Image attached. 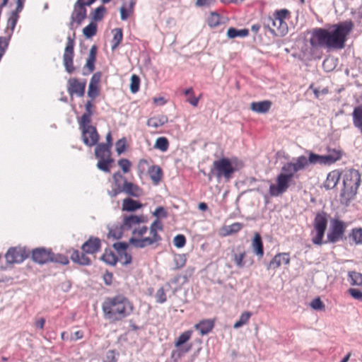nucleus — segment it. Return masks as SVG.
<instances>
[{
    "instance_id": "35",
    "label": "nucleus",
    "mask_w": 362,
    "mask_h": 362,
    "mask_svg": "<svg viewBox=\"0 0 362 362\" xmlns=\"http://www.w3.org/2000/svg\"><path fill=\"white\" fill-rule=\"evenodd\" d=\"M184 94L187 96V102L192 105L193 107L198 105L199 101L202 97V94L199 97L194 96V90L192 87L186 89L184 91Z\"/></svg>"
},
{
    "instance_id": "54",
    "label": "nucleus",
    "mask_w": 362,
    "mask_h": 362,
    "mask_svg": "<svg viewBox=\"0 0 362 362\" xmlns=\"http://www.w3.org/2000/svg\"><path fill=\"white\" fill-rule=\"evenodd\" d=\"M118 165L121 168L124 173L129 172L132 163L127 158H121L118 160Z\"/></svg>"
},
{
    "instance_id": "64",
    "label": "nucleus",
    "mask_w": 362,
    "mask_h": 362,
    "mask_svg": "<svg viewBox=\"0 0 362 362\" xmlns=\"http://www.w3.org/2000/svg\"><path fill=\"white\" fill-rule=\"evenodd\" d=\"M216 2V0H197L195 5L197 7L209 6Z\"/></svg>"
},
{
    "instance_id": "7",
    "label": "nucleus",
    "mask_w": 362,
    "mask_h": 362,
    "mask_svg": "<svg viewBox=\"0 0 362 362\" xmlns=\"http://www.w3.org/2000/svg\"><path fill=\"white\" fill-rule=\"evenodd\" d=\"M327 214L325 211L317 212L313 220V230L311 231V240L314 245H322L326 244L324 240L325 233L327 226Z\"/></svg>"
},
{
    "instance_id": "6",
    "label": "nucleus",
    "mask_w": 362,
    "mask_h": 362,
    "mask_svg": "<svg viewBox=\"0 0 362 362\" xmlns=\"http://www.w3.org/2000/svg\"><path fill=\"white\" fill-rule=\"evenodd\" d=\"M361 184V174L358 170L349 169L343 177L344 187L341 197L346 202L354 199Z\"/></svg>"
},
{
    "instance_id": "50",
    "label": "nucleus",
    "mask_w": 362,
    "mask_h": 362,
    "mask_svg": "<svg viewBox=\"0 0 362 362\" xmlns=\"http://www.w3.org/2000/svg\"><path fill=\"white\" fill-rule=\"evenodd\" d=\"M100 93V87L93 84L88 85V96L91 99L94 100L96 98Z\"/></svg>"
},
{
    "instance_id": "56",
    "label": "nucleus",
    "mask_w": 362,
    "mask_h": 362,
    "mask_svg": "<svg viewBox=\"0 0 362 362\" xmlns=\"http://www.w3.org/2000/svg\"><path fill=\"white\" fill-rule=\"evenodd\" d=\"M174 245L178 248L183 247L186 244V238L183 235H177L173 239Z\"/></svg>"
},
{
    "instance_id": "38",
    "label": "nucleus",
    "mask_w": 362,
    "mask_h": 362,
    "mask_svg": "<svg viewBox=\"0 0 362 362\" xmlns=\"http://www.w3.org/2000/svg\"><path fill=\"white\" fill-rule=\"evenodd\" d=\"M154 148L165 152L169 148V141L165 136L158 137L155 142Z\"/></svg>"
},
{
    "instance_id": "24",
    "label": "nucleus",
    "mask_w": 362,
    "mask_h": 362,
    "mask_svg": "<svg viewBox=\"0 0 362 362\" xmlns=\"http://www.w3.org/2000/svg\"><path fill=\"white\" fill-rule=\"evenodd\" d=\"M143 207V204L138 200L127 197L123 199L122 210L124 211L133 212Z\"/></svg>"
},
{
    "instance_id": "40",
    "label": "nucleus",
    "mask_w": 362,
    "mask_h": 362,
    "mask_svg": "<svg viewBox=\"0 0 362 362\" xmlns=\"http://www.w3.org/2000/svg\"><path fill=\"white\" fill-rule=\"evenodd\" d=\"M221 16L216 13L211 12L207 18V24L211 28H216L221 24Z\"/></svg>"
},
{
    "instance_id": "62",
    "label": "nucleus",
    "mask_w": 362,
    "mask_h": 362,
    "mask_svg": "<svg viewBox=\"0 0 362 362\" xmlns=\"http://www.w3.org/2000/svg\"><path fill=\"white\" fill-rule=\"evenodd\" d=\"M102 78V73L100 71L95 72L92 76L89 84L100 86V83Z\"/></svg>"
},
{
    "instance_id": "14",
    "label": "nucleus",
    "mask_w": 362,
    "mask_h": 362,
    "mask_svg": "<svg viewBox=\"0 0 362 362\" xmlns=\"http://www.w3.org/2000/svg\"><path fill=\"white\" fill-rule=\"evenodd\" d=\"M86 82L85 80L81 81L76 78H71L67 82V91L71 95H77L82 97L85 93Z\"/></svg>"
},
{
    "instance_id": "17",
    "label": "nucleus",
    "mask_w": 362,
    "mask_h": 362,
    "mask_svg": "<svg viewBox=\"0 0 362 362\" xmlns=\"http://www.w3.org/2000/svg\"><path fill=\"white\" fill-rule=\"evenodd\" d=\"M101 241L98 238L90 237L81 246V250L86 254L93 255L100 250Z\"/></svg>"
},
{
    "instance_id": "11",
    "label": "nucleus",
    "mask_w": 362,
    "mask_h": 362,
    "mask_svg": "<svg viewBox=\"0 0 362 362\" xmlns=\"http://www.w3.org/2000/svg\"><path fill=\"white\" fill-rule=\"evenodd\" d=\"M74 37L68 36L66 45L64 49V52L63 55V64L65 67L66 71L71 74L75 71V68L74 66Z\"/></svg>"
},
{
    "instance_id": "52",
    "label": "nucleus",
    "mask_w": 362,
    "mask_h": 362,
    "mask_svg": "<svg viewBox=\"0 0 362 362\" xmlns=\"http://www.w3.org/2000/svg\"><path fill=\"white\" fill-rule=\"evenodd\" d=\"M156 301L158 303H164L167 300V296L163 287L158 288L155 294Z\"/></svg>"
},
{
    "instance_id": "32",
    "label": "nucleus",
    "mask_w": 362,
    "mask_h": 362,
    "mask_svg": "<svg viewBox=\"0 0 362 362\" xmlns=\"http://www.w3.org/2000/svg\"><path fill=\"white\" fill-rule=\"evenodd\" d=\"M148 173L154 185H158L163 177L162 169L158 165H151Z\"/></svg>"
},
{
    "instance_id": "1",
    "label": "nucleus",
    "mask_w": 362,
    "mask_h": 362,
    "mask_svg": "<svg viewBox=\"0 0 362 362\" xmlns=\"http://www.w3.org/2000/svg\"><path fill=\"white\" fill-rule=\"evenodd\" d=\"M147 218L144 215L124 216L120 226H115L109 230V236L115 239L122 238L124 231H132L129 243L136 248H144L152 245H158L162 240L160 232L163 230V224L160 219L154 220L149 227V235L145 236L148 230L146 226H140L146 223Z\"/></svg>"
},
{
    "instance_id": "3",
    "label": "nucleus",
    "mask_w": 362,
    "mask_h": 362,
    "mask_svg": "<svg viewBox=\"0 0 362 362\" xmlns=\"http://www.w3.org/2000/svg\"><path fill=\"white\" fill-rule=\"evenodd\" d=\"M354 28V24L351 20L334 24L330 26L329 30L316 28L311 31L310 44L313 48L325 47L328 49H342Z\"/></svg>"
},
{
    "instance_id": "18",
    "label": "nucleus",
    "mask_w": 362,
    "mask_h": 362,
    "mask_svg": "<svg viewBox=\"0 0 362 362\" xmlns=\"http://www.w3.org/2000/svg\"><path fill=\"white\" fill-rule=\"evenodd\" d=\"M52 251L45 248H36L32 252V258L34 262L43 264L49 262Z\"/></svg>"
},
{
    "instance_id": "2",
    "label": "nucleus",
    "mask_w": 362,
    "mask_h": 362,
    "mask_svg": "<svg viewBox=\"0 0 362 362\" xmlns=\"http://www.w3.org/2000/svg\"><path fill=\"white\" fill-rule=\"evenodd\" d=\"M308 158L305 156H298L293 162L285 163L276 177V183L269 186V192L272 197H279L285 193L295 179H298V172L305 169L309 164L327 165L325 155H318L309 152Z\"/></svg>"
},
{
    "instance_id": "19",
    "label": "nucleus",
    "mask_w": 362,
    "mask_h": 362,
    "mask_svg": "<svg viewBox=\"0 0 362 362\" xmlns=\"http://www.w3.org/2000/svg\"><path fill=\"white\" fill-rule=\"evenodd\" d=\"M86 18V9L85 7L74 6V9L71 16L70 25L73 27L81 25V22Z\"/></svg>"
},
{
    "instance_id": "22",
    "label": "nucleus",
    "mask_w": 362,
    "mask_h": 362,
    "mask_svg": "<svg viewBox=\"0 0 362 362\" xmlns=\"http://www.w3.org/2000/svg\"><path fill=\"white\" fill-rule=\"evenodd\" d=\"M88 254L83 251L80 252L77 250H73L70 258L74 262L80 265H90L91 264L90 259L87 256Z\"/></svg>"
},
{
    "instance_id": "39",
    "label": "nucleus",
    "mask_w": 362,
    "mask_h": 362,
    "mask_svg": "<svg viewBox=\"0 0 362 362\" xmlns=\"http://www.w3.org/2000/svg\"><path fill=\"white\" fill-rule=\"evenodd\" d=\"M243 227V224L241 223H233L230 226H225L223 230L225 231V235H230L239 232Z\"/></svg>"
},
{
    "instance_id": "33",
    "label": "nucleus",
    "mask_w": 362,
    "mask_h": 362,
    "mask_svg": "<svg viewBox=\"0 0 362 362\" xmlns=\"http://www.w3.org/2000/svg\"><path fill=\"white\" fill-rule=\"evenodd\" d=\"M168 122V117L165 115H158L149 118L146 124L150 127L158 128Z\"/></svg>"
},
{
    "instance_id": "5",
    "label": "nucleus",
    "mask_w": 362,
    "mask_h": 362,
    "mask_svg": "<svg viewBox=\"0 0 362 362\" xmlns=\"http://www.w3.org/2000/svg\"><path fill=\"white\" fill-rule=\"evenodd\" d=\"M291 17V11L286 8L276 10L272 16L262 18L264 28L276 36H284L288 32V25L286 20Z\"/></svg>"
},
{
    "instance_id": "46",
    "label": "nucleus",
    "mask_w": 362,
    "mask_h": 362,
    "mask_svg": "<svg viewBox=\"0 0 362 362\" xmlns=\"http://www.w3.org/2000/svg\"><path fill=\"white\" fill-rule=\"evenodd\" d=\"M151 168L149 163L146 159H141L138 162L137 165V171L138 175L141 177L146 172H148V170Z\"/></svg>"
},
{
    "instance_id": "41",
    "label": "nucleus",
    "mask_w": 362,
    "mask_h": 362,
    "mask_svg": "<svg viewBox=\"0 0 362 362\" xmlns=\"http://www.w3.org/2000/svg\"><path fill=\"white\" fill-rule=\"evenodd\" d=\"M99 160L97 163V167L105 172L109 173L110 171V164L113 162V160L110 158H98Z\"/></svg>"
},
{
    "instance_id": "47",
    "label": "nucleus",
    "mask_w": 362,
    "mask_h": 362,
    "mask_svg": "<svg viewBox=\"0 0 362 362\" xmlns=\"http://www.w3.org/2000/svg\"><path fill=\"white\" fill-rule=\"evenodd\" d=\"M112 49H115L122 42L123 35L121 28H115L113 30Z\"/></svg>"
},
{
    "instance_id": "59",
    "label": "nucleus",
    "mask_w": 362,
    "mask_h": 362,
    "mask_svg": "<svg viewBox=\"0 0 362 362\" xmlns=\"http://www.w3.org/2000/svg\"><path fill=\"white\" fill-rule=\"evenodd\" d=\"M105 8L103 6H100L98 7L95 11L93 15V18L95 21H100L103 18L104 13H105Z\"/></svg>"
},
{
    "instance_id": "10",
    "label": "nucleus",
    "mask_w": 362,
    "mask_h": 362,
    "mask_svg": "<svg viewBox=\"0 0 362 362\" xmlns=\"http://www.w3.org/2000/svg\"><path fill=\"white\" fill-rule=\"evenodd\" d=\"M18 13L19 12H16V10L11 13L7 21V26L4 31L5 35L0 37V49L2 51L6 52L8 47L11 37L19 17Z\"/></svg>"
},
{
    "instance_id": "61",
    "label": "nucleus",
    "mask_w": 362,
    "mask_h": 362,
    "mask_svg": "<svg viewBox=\"0 0 362 362\" xmlns=\"http://www.w3.org/2000/svg\"><path fill=\"white\" fill-rule=\"evenodd\" d=\"M153 216L157 217L156 219H159V217L166 218L168 216V213L164 207L158 206L153 212Z\"/></svg>"
},
{
    "instance_id": "20",
    "label": "nucleus",
    "mask_w": 362,
    "mask_h": 362,
    "mask_svg": "<svg viewBox=\"0 0 362 362\" xmlns=\"http://www.w3.org/2000/svg\"><path fill=\"white\" fill-rule=\"evenodd\" d=\"M251 247L255 255L262 259L264 256V245L262 237L259 233H255L252 240Z\"/></svg>"
},
{
    "instance_id": "15",
    "label": "nucleus",
    "mask_w": 362,
    "mask_h": 362,
    "mask_svg": "<svg viewBox=\"0 0 362 362\" xmlns=\"http://www.w3.org/2000/svg\"><path fill=\"white\" fill-rule=\"evenodd\" d=\"M113 183L112 186L111 190L107 192L108 194L111 197H116L118 194L123 192L124 183L127 181L124 176L122 174L117 171L115 173L112 175Z\"/></svg>"
},
{
    "instance_id": "23",
    "label": "nucleus",
    "mask_w": 362,
    "mask_h": 362,
    "mask_svg": "<svg viewBox=\"0 0 362 362\" xmlns=\"http://www.w3.org/2000/svg\"><path fill=\"white\" fill-rule=\"evenodd\" d=\"M123 189L122 192L133 197H139L143 194V190L139 186L127 180L124 183Z\"/></svg>"
},
{
    "instance_id": "37",
    "label": "nucleus",
    "mask_w": 362,
    "mask_h": 362,
    "mask_svg": "<svg viewBox=\"0 0 362 362\" xmlns=\"http://www.w3.org/2000/svg\"><path fill=\"white\" fill-rule=\"evenodd\" d=\"M249 34L247 29L238 30L235 28H230L227 31V36L229 38H235L236 37H246Z\"/></svg>"
},
{
    "instance_id": "25",
    "label": "nucleus",
    "mask_w": 362,
    "mask_h": 362,
    "mask_svg": "<svg viewBox=\"0 0 362 362\" xmlns=\"http://www.w3.org/2000/svg\"><path fill=\"white\" fill-rule=\"evenodd\" d=\"M270 100H263L260 102H252L250 104V109L257 113H266L269 112L272 107Z\"/></svg>"
},
{
    "instance_id": "4",
    "label": "nucleus",
    "mask_w": 362,
    "mask_h": 362,
    "mask_svg": "<svg viewBox=\"0 0 362 362\" xmlns=\"http://www.w3.org/2000/svg\"><path fill=\"white\" fill-rule=\"evenodd\" d=\"M104 317L110 322L123 320L134 310V305L123 295L106 298L102 304Z\"/></svg>"
},
{
    "instance_id": "51",
    "label": "nucleus",
    "mask_w": 362,
    "mask_h": 362,
    "mask_svg": "<svg viewBox=\"0 0 362 362\" xmlns=\"http://www.w3.org/2000/svg\"><path fill=\"white\" fill-rule=\"evenodd\" d=\"M351 235L356 244H362V228H356L352 229Z\"/></svg>"
},
{
    "instance_id": "12",
    "label": "nucleus",
    "mask_w": 362,
    "mask_h": 362,
    "mask_svg": "<svg viewBox=\"0 0 362 362\" xmlns=\"http://www.w3.org/2000/svg\"><path fill=\"white\" fill-rule=\"evenodd\" d=\"M27 257L28 254L25 249L19 247L9 248L5 255L6 262L10 264L21 263Z\"/></svg>"
},
{
    "instance_id": "8",
    "label": "nucleus",
    "mask_w": 362,
    "mask_h": 362,
    "mask_svg": "<svg viewBox=\"0 0 362 362\" xmlns=\"http://www.w3.org/2000/svg\"><path fill=\"white\" fill-rule=\"evenodd\" d=\"M235 171V168L230 160L228 158H221L213 162L210 173L214 175L218 179L223 177L229 180Z\"/></svg>"
},
{
    "instance_id": "45",
    "label": "nucleus",
    "mask_w": 362,
    "mask_h": 362,
    "mask_svg": "<svg viewBox=\"0 0 362 362\" xmlns=\"http://www.w3.org/2000/svg\"><path fill=\"white\" fill-rule=\"evenodd\" d=\"M348 275L351 285L362 286V274L356 272H349Z\"/></svg>"
},
{
    "instance_id": "60",
    "label": "nucleus",
    "mask_w": 362,
    "mask_h": 362,
    "mask_svg": "<svg viewBox=\"0 0 362 362\" xmlns=\"http://www.w3.org/2000/svg\"><path fill=\"white\" fill-rule=\"evenodd\" d=\"M126 149V139L122 138L119 139L116 143V151L119 155Z\"/></svg>"
},
{
    "instance_id": "57",
    "label": "nucleus",
    "mask_w": 362,
    "mask_h": 362,
    "mask_svg": "<svg viewBox=\"0 0 362 362\" xmlns=\"http://www.w3.org/2000/svg\"><path fill=\"white\" fill-rule=\"evenodd\" d=\"M118 354L114 350H109L107 351L105 357L103 359V362H117V356Z\"/></svg>"
},
{
    "instance_id": "30",
    "label": "nucleus",
    "mask_w": 362,
    "mask_h": 362,
    "mask_svg": "<svg viewBox=\"0 0 362 362\" xmlns=\"http://www.w3.org/2000/svg\"><path fill=\"white\" fill-rule=\"evenodd\" d=\"M326 157L327 165H330L339 160L343 155V152L340 149L328 148Z\"/></svg>"
},
{
    "instance_id": "26",
    "label": "nucleus",
    "mask_w": 362,
    "mask_h": 362,
    "mask_svg": "<svg viewBox=\"0 0 362 362\" xmlns=\"http://www.w3.org/2000/svg\"><path fill=\"white\" fill-rule=\"evenodd\" d=\"M236 250L238 253L233 254V261L238 267L243 268L246 264L245 259L247 256V252L243 246H238Z\"/></svg>"
},
{
    "instance_id": "21",
    "label": "nucleus",
    "mask_w": 362,
    "mask_h": 362,
    "mask_svg": "<svg viewBox=\"0 0 362 362\" xmlns=\"http://www.w3.org/2000/svg\"><path fill=\"white\" fill-rule=\"evenodd\" d=\"M341 177V172L339 170H334L327 174V178L324 182V187L326 189H331L334 188Z\"/></svg>"
},
{
    "instance_id": "58",
    "label": "nucleus",
    "mask_w": 362,
    "mask_h": 362,
    "mask_svg": "<svg viewBox=\"0 0 362 362\" xmlns=\"http://www.w3.org/2000/svg\"><path fill=\"white\" fill-rule=\"evenodd\" d=\"M310 306L312 308L317 310L325 309V304L319 297L315 298L311 301Z\"/></svg>"
},
{
    "instance_id": "28",
    "label": "nucleus",
    "mask_w": 362,
    "mask_h": 362,
    "mask_svg": "<svg viewBox=\"0 0 362 362\" xmlns=\"http://www.w3.org/2000/svg\"><path fill=\"white\" fill-rule=\"evenodd\" d=\"M214 322L211 320H203L194 325V329L197 330L201 335L209 333L214 327Z\"/></svg>"
},
{
    "instance_id": "44",
    "label": "nucleus",
    "mask_w": 362,
    "mask_h": 362,
    "mask_svg": "<svg viewBox=\"0 0 362 362\" xmlns=\"http://www.w3.org/2000/svg\"><path fill=\"white\" fill-rule=\"evenodd\" d=\"M49 262L59 263L62 265H66L69 261L66 256L62 254H54L52 252V255Z\"/></svg>"
},
{
    "instance_id": "42",
    "label": "nucleus",
    "mask_w": 362,
    "mask_h": 362,
    "mask_svg": "<svg viewBox=\"0 0 362 362\" xmlns=\"http://www.w3.org/2000/svg\"><path fill=\"white\" fill-rule=\"evenodd\" d=\"M92 113L84 112L78 120L79 126L81 130L85 129L88 127H93L90 125L91 122Z\"/></svg>"
},
{
    "instance_id": "36",
    "label": "nucleus",
    "mask_w": 362,
    "mask_h": 362,
    "mask_svg": "<svg viewBox=\"0 0 362 362\" xmlns=\"http://www.w3.org/2000/svg\"><path fill=\"white\" fill-rule=\"evenodd\" d=\"M101 259L110 265H115L117 262V257L111 250L106 249L101 257Z\"/></svg>"
},
{
    "instance_id": "49",
    "label": "nucleus",
    "mask_w": 362,
    "mask_h": 362,
    "mask_svg": "<svg viewBox=\"0 0 362 362\" xmlns=\"http://www.w3.org/2000/svg\"><path fill=\"white\" fill-rule=\"evenodd\" d=\"M96 31H97V25H96V24H95L93 23H90L89 25L86 26L83 30V35L86 37H93V35H95Z\"/></svg>"
},
{
    "instance_id": "34",
    "label": "nucleus",
    "mask_w": 362,
    "mask_h": 362,
    "mask_svg": "<svg viewBox=\"0 0 362 362\" xmlns=\"http://www.w3.org/2000/svg\"><path fill=\"white\" fill-rule=\"evenodd\" d=\"M187 342L188 341H176L175 345L176 350L173 351L172 356L175 357L177 355V357H180L182 354L188 351L192 345Z\"/></svg>"
},
{
    "instance_id": "29",
    "label": "nucleus",
    "mask_w": 362,
    "mask_h": 362,
    "mask_svg": "<svg viewBox=\"0 0 362 362\" xmlns=\"http://www.w3.org/2000/svg\"><path fill=\"white\" fill-rule=\"evenodd\" d=\"M97 47L95 45H93L89 51L88 57L86 59V63L85 64L84 68L88 70V73H92L95 69V63L96 61V55H97Z\"/></svg>"
},
{
    "instance_id": "53",
    "label": "nucleus",
    "mask_w": 362,
    "mask_h": 362,
    "mask_svg": "<svg viewBox=\"0 0 362 362\" xmlns=\"http://www.w3.org/2000/svg\"><path fill=\"white\" fill-rule=\"evenodd\" d=\"M134 2L132 1L129 5V9L127 10L124 6L120 8L121 19L126 21L130 14L133 13Z\"/></svg>"
},
{
    "instance_id": "13",
    "label": "nucleus",
    "mask_w": 362,
    "mask_h": 362,
    "mask_svg": "<svg viewBox=\"0 0 362 362\" xmlns=\"http://www.w3.org/2000/svg\"><path fill=\"white\" fill-rule=\"evenodd\" d=\"M291 262L289 252H279L274 256L267 265V270H276L282 264L288 265Z\"/></svg>"
},
{
    "instance_id": "43",
    "label": "nucleus",
    "mask_w": 362,
    "mask_h": 362,
    "mask_svg": "<svg viewBox=\"0 0 362 362\" xmlns=\"http://www.w3.org/2000/svg\"><path fill=\"white\" fill-rule=\"evenodd\" d=\"M251 315L252 313L249 311L243 312L240 316L238 320L235 322L233 327L235 328H239L243 326L244 325H246L248 322Z\"/></svg>"
},
{
    "instance_id": "63",
    "label": "nucleus",
    "mask_w": 362,
    "mask_h": 362,
    "mask_svg": "<svg viewBox=\"0 0 362 362\" xmlns=\"http://www.w3.org/2000/svg\"><path fill=\"white\" fill-rule=\"evenodd\" d=\"M349 294L355 299L362 302V292L356 288H350L349 290Z\"/></svg>"
},
{
    "instance_id": "27",
    "label": "nucleus",
    "mask_w": 362,
    "mask_h": 362,
    "mask_svg": "<svg viewBox=\"0 0 362 362\" xmlns=\"http://www.w3.org/2000/svg\"><path fill=\"white\" fill-rule=\"evenodd\" d=\"M351 115L354 127L362 134V105L355 107Z\"/></svg>"
},
{
    "instance_id": "31",
    "label": "nucleus",
    "mask_w": 362,
    "mask_h": 362,
    "mask_svg": "<svg viewBox=\"0 0 362 362\" xmlns=\"http://www.w3.org/2000/svg\"><path fill=\"white\" fill-rule=\"evenodd\" d=\"M111 147L110 144H99L95 149V155L98 158H110Z\"/></svg>"
},
{
    "instance_id": "9",
    "label": "nucleus",
    "mask_w": 362,
    "mask_h": 362,
    "mask_svg": "<svg viewBox=\"0 0 362 362\" xmlns=\"http://www.w3.org/2000/svg\"><path fill=\"white\" fill-rule=\"evenodd\" d=\"M346 223L338 218L331 220L330 226L327 234L326 243H335L343 239Z\"/></svg>"
},
{
    "instance_id": "48",
    "label": "nucleus",
    "mask_w": 362,
    "mask_h": 362,
    "mask_svg": "<svg viewBox=\"0 0 362 362\" xmlns=\"http://www.w3.org/2000/svg\"><path fill=\"white\" fill-rule=\"evenodd\" d=\"M131 82H130V90L132 93H136L139 91L140 87V78L136 75L133 74L131 76Z\"/></svg>"
},
{
    "instance_id": "55",
    "label": "nucleus",
    "mask_w": 362,
    "mask_h": 362,
    "mask_svg": "<svg viewBox=\"0 0 362 362\" xmlns=\"http://www.w3.org/2000/svg\"><path fill=\"white\" fill-rule=\"evenodd\" d=\"M174 262H175L174 269H180L185 267V265L186 264V259L184 255H178L175 257Z\"/></svg>"
},
{
    "instance_id": "16",
    "label": "nucleus",
    "mask_w": 362,
    "mask_h": 362,
    "mask_svg": "<svg viewBox=\"0 0 362 362\" xmlns=\"http://www.w3.org/2000/svg\"><path fill=\"white\" fill-rule=\"evenodd\" d=\"M82 139L85 144L88 146L95 145L99 140V135L95 127H88L82 130Z\"/></svg>"
}]
</instances>
